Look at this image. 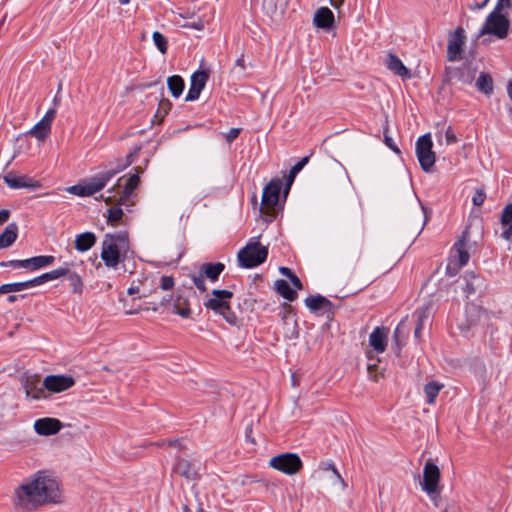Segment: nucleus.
<instances>
[{
  "instance_id": "052dcab7",
  "label": "nucleus",
  "mask_w": 512,
  "mask_h": 512,
  "mask_svg": "<svg viewBox=\"0 0 512 512\" xmlns=\"http://www.w3.org/2000/svg\"><path fill=\"white\" fill-rule=\"evenodd\" d=\"M279 271L282 275L286 276L287 278H290L293 275V272L287 267H280Z\"/></svg>"
},
{
  "instance_id": "c03bdc74",
  "label": "nucleus",
  "mask_w": 512,
  "mask_h": 512,
  "mask_svg": "<svg viewBox=\"0 0 512 512\" xmlns=\"http://www.w3.org/2000/svg\"><path fill=\"white\" fill-rule=\"evenodd\" d=\"M2 267H12V268H25L29 269V259L24 260H10L7 262H2L0 264Z\"/></svg>"
},
{
  "instance_id": "c9c22d12",
  "label": "nucleus",
  "mask_w": 512,
  "mask_h": 512,
  "mask_svg": "<svg viewBox=\"0 0 512 512\" xmlns=\"http://www.w3.org/2000/svg\"><path fill=\"white\" fill-rule=\"evenodd\" d=\"M480 285V278L473 274L467 273L465 276V286L463 287L464 292L467 296L475 293L477 287Z\"/></svg>"
},
{
  "instance_id": "f257e3e1",
  "label": "nucleus",
  "mask_w": 512,
  "mask_h": 512,
  "mask_svg": "<svg viewBox=\"0 0 512 512\" xmlns=\"http://www.w3.org/2000/svg\"><path fill=\"white\" fill-rule=\"evenodd\" d=\"M62 502L59 482L45 472H37L20 486L13 494V504L24 511H32L45 504Z\"/></svg>"
},
{
  "instance_id": "3c124183",
  "label": "nucleus",
  "mask_w": 512,
  "mask_h": 512,
  "mask_svg": "<svg viewBox=\"0 0 512 512\" xmlns=\"http://www.w3.org/2000/svg\"><path fill=\"white\" fill-rule=\"evenodd\" d=\"M445 139L447 144H454L457 142V137L451 127H448L445 132Z\"/></svg>"
},
{
  "instance_id": "9d476101",
  "label": "nucleus",
  "mask_w": 512,
  "mask_h": 512,
  "mask_svg": "<svg viewBox=\"0 0 512 512\" xmlns=\"http://www.w3.org/2000/svg\"><path fill=\"white\" fill-rule=\"evenodd\" d=\"M204 470V464L199 458H179L174 466V472L188 480H196Z\"/></svg>"
},
{
  "instance_id": "bf43d9fd",
  "label": "nucleus",
  "mask_w": 512,
  "mask_h": 512,
  "mask_svg": "<svg viewBox=\"0 0 512 512\" xmlns=\"http://www.w3.org/2000/svg\"><path fill=\"white\" fill-rule=\"evenodd\" d=\"M235 66L236 67H239L241 69V71H244L246 66H245V59H244V55H241L235 62Z\"/></svg>"
},
{
  "instance_id": "a19ab883",
  "label": "nucleus",
  "mask_w": 512,
  "mask_h": 512,
  "mask_svg": "<svg viewBox=\"0 0 512 512\" xmlns=\"http://www.w3.org/2000/svg\"><path fill=\"white\" fill-rule=\"evenodd\" d=\"M152 38H153V42H154L155 46L158 48V50L162 54H165L167 52V40L164 37V35L158 31H155L152 35Z\"/></svg>"
},
{
  "instance_id": "e433bc0d",
  "label": "nucleus",
  "mask_w": 512,
  "mask_h": 512,
  "mask_svg": "<svg viewBox=\"0 0 512 512\" xmlns=\"http://www.w3.org/2000/svg\"><path fill=\"white\" fill-rule=\"evenodd\" d=\"M309 162V157H303L298 163H296L290 170L288 179H287V190L290 188L293 183L296 175L304 168V166Z\"/></svg>"
},
{
  "instance_id": "4d7b16f0",
  "label": "nucleus",
  "mask_w": 512,
  "mask_h": 512,
  "mask_svg": "<svg viewBox=\"0 0 512 512\" xmlns=\"http://www.w3.org/2000/svg\"><path fill=\"white\" fill-rule=\"evenodd\" d=\"M289 279H290L292 285L296 289H298V290L302 289V283H301L300 279L295 274H293Z\"/></svg>"
},
{
  "instance_id": "e2e57ef3",
  "label": "nucleus",
  "mask_w": 512,
  "mask_h": 512,
  "mask_svg": "<svg viewBox=\"0 0 512 512\" xmlns=\"http://www.w3.org/2000/svg\"><path fill=\"white\" fill-rule=\"evenodd\" d=\"M344 0H330V3L333 7L338 8L340 5H342Z\"/></svg>"
},
{
  "instance_id": "f8f14e48",
  "label": "nucleus",
  "mask_w": 512,
  "mask_h": 512,
  "mask_svg": "<svg viewBox=\"0 0 512 512\" xmlns=\"http://www.w3.org/2000/svg\"><path fill=\"white\" fill-rule=\"evenodd\" d=\"M55 115L56 111L54 109H49L43 118L28 131V134L38 141H44L51 132V126Z\"/></svg>"
},
{
  "instance_id": "39448f33",
  "label": "nucleus",
  "mask_w": 512,
  "mask_h": 512,
  "mask_svg": "<svg viewBox=\"0 0 512 512\" xmlns=\"http://www.w3.org/2000/svg\"><path fill=\"white\" fill-rule=\"evenodd\" d=\"M268 255V249L261 246L256 238H252L237 255L239 265L243 268H253L262 264Z\"/></svg>"
},
{
  "instance_id": "7ed1b4c3",
  "label": "nucleus",
  "mask_w": 512,
  "mask_h": 512,
  "mask_svg": "<svg viewBox=\"0 0 512 512\" xmlns=\"http://www.w3.org/2000/svg\"><path fill=\"white\" fill-rule=\"evenodd\" d=\"M123 167L119 169H110L101 173H98L97 175L89 178L88 180L84 181L83 183L73 185L66 188V191L70 194L79 196V197H86L91 196L94 193L102 190L108 181L114 177Z\"/></svg>"
},
{
  "instance_id": "f03ea898",
  "label": "nucleus",
  "mask_w": 512,
  "mask_h": 512,
  "mask_svg": "<svg viewBox=\"0 0 512 512\" xmlns=\"http://www.w3.org/2000/svg\"><path fill=\"white\" fill-rule=\"evenodd\" d=\"M129 250L128 235L125 232L106 234L102 242L101 258L105 265L116 268Z\"/></svg>"
},
{
  "instance_id": "6ab92c4d",
  "label": "nucleus",
  "mask_w": 512,
  "mask_h": 512,
  "mask_svg": "<svg viewBox=\"0 0 512 512\" xmlns=\"http://www.w3.org/2000/svg\"><path fill=\"white\" fill-rule=\"evenodd\" d=\"M62 428V423L56 418H41L34 422L35 432L39 435L49 436L58 433Z\"/></svg>"
},
{
  "instance_id": "774afa93",
  "label": "nucleus",
  "mask_w": 512,
  "mask_h": 512,
  "mask_svg": "<svg viewBox=\"0 0 512 512\" xmlns=\"http://www.w3.org/2000/svg\"><path fill=\"white\" fill-rule=\"evenodd\" d=\"M507 92H508L509 97L512 99V82L509 83V85L507 87Z\"/></svg>"
},
{
  "instance_id": "1a4fd4ad",
  "label": "nucleus",
  "mask_w": 512,
  "mask_h": 512,
  "mask_svg": "<svg viewBox=\"0 0 512 512\" xmlns=\"http://www.w3.org/2000/svg\"><path fill=\"white\" fill-rule=\"evenodd\" d=\"M469 241V234L464 231L461 238L455 243L454 250L456 256H454L447 265V273L450 276H454L458 273V270L466 265L469 261V253L467 251V242Z\"/></svg>"
},
{
  "instance_id": "20e7f679",
  "label": "nucleus",
  "mask_w": 512,
  "mask_h": 512,
  "mask_svg": "<svg viewBox=\"0 0 512 512\" xmlns=\"http://www.w3.org/2000/svg\"><path fill=\"white\" fill-rule=\"evenodd\" d=\"M233 293L225 289H214L204 302V307L220 314L230 324H235L236 316L231 311L230 300Z\"/></svg>"
},
{
  "instance_id": "423d86ee",
  "label": "nucleus",
  "mask_w": 512,
  "mask_h": 512,
  "mask_svg": "<svg viewBox=\"0 0 512 512\" xmlns=\"http://www.w3.org/2000/svg\"><path fill=\"white\" fill-rule=\"evenodd\" d=\"M510 28L508 18L501 12L493 10L486 18L483 27L479 31V37L494 35L499 39L507 37Z\"/></svg>"
},
{
  "instance_id": "ea45409f",
  "label": "nucleus",
  "mask_w": 512,
  "mask_h": 512,
  "mask_svg": "<svg viewBox=\"0 0 512 512\" xmlns=\"http://www.w3.org/2000/svg\"><path fill=\"white\" fill-rule=\"evenodd\" d=\"M66 274H69V268L67 267H60L55 270H52L50 272L44 273L43 278L45 282L52 281L55 279H58L62 276H66Z\"/></svg>"
},
{
  "instance_id": "864d4df0",
  "label": "nucleus",
  "mask_w": 512,
  "mask_h": 512,
  "mask_svg": "<svg viewBox=\"0 0 512 512\" xmlns=\"http://www.w3.org/2000/svg\"><path fill=\"white\" fill-rule=\"evenodd\" d=\"M512 0H498L494 10L497 11H503L506 8H509L511 6Z\"/></svg>"
},
{
  "instance_id": "a878e982",
  "label": "nucleus",
  "mask_w": 512,
  "mask_h": 512,
  "mask_svg": "<svg viewBox=\"0 0 512 512\" xmlns=\"http://www.w3.org/2000/svg\"><path fill=\"white\" fill-rule=\"evenodd\" d=\"M18 235V226L16 223H10L0 234V249L10 247Z\"/></svg>"
},
{
  "instance_id": "4be33fe9",
  "label": "nucleus",
  "mask_w": 512,
  "mask_h": 512,
  "mask_svg": "<svg viewBox=\"0 0 512 512\" xmlns=\"http://www.w3.org/2000/svg\"><path fill=\"white\" fill-rule=\"evenodd\" d=\"M369 343L377 353H383L387 345V330L377 327L369 336Z\"/></svg>"
},
{
  "instance_id": "4c0bfd02",
  "label": "nucleus",
  "mask_w": 512,
  "mask_h": 512,
  "mask_svg": "<svg viewBox=\"0 0 512 512\" xmlns=\"http://www.w3.org/2000/svg\"><path fill=\"white\" fill-rule=\"evenodd\" d=\"M69 282H70V285L72 287V292L73 293H76V294H82L83 292V282H82V279L81 277L74 273V272H71L69 270V274H66Z\"/></svg>"
},
{
  "instance_id": "8fccbe9b",
  "label": "nucleus",
  "mask_w": 512,
  "mask_h": 512,
  "mask_svg": "<svg viewBox=\"0 0 512 512\" xmlns=\"http://www.w3.org/2000/svg\"><path fill=\"white\" fill-rule=\"evenodd\" d=\"M24 285H25V289H29V288H32L34 286H38V285H41L43 283H45V280L43 278V274L38 276V277H35L31 280H28V281H24L23 282Z\"/></svg>"
},
{
  "instance_id": "de8ad7c7",
  "label": "nucleus",
  "mask_w": 512,
  "mask_h": 512,
  "mask_svg": "<svg viewBox=\"0 0 512 512\" xmlns=\"http://www.w3.org/2000/svg\"><path fill=\"white\" fill-rule=\"evenodd\" d=\"M486 199V193L483 189H477L472 197V202L475 206H481Z\"/></svg>"
},
{
  "instance_id": "bb28decb",
  "label": "nucleus",
  "mask_w": 512,
  "mask_h": 512,
  "mask_svg": "<svg viewBox=\"0 0 512 512\" xmlns=\"http://www.w3.org/2000/svg\"><path fill=\"white\" fill-rule=\"evenodd\" d=\"M225 266L223 263H205L200 266V271L211 282H215L223 272Z\"/></svg>"
},
{
  "instance_id": "412c9836",
  "label": "nucleus",
  "mask_w": 512,
  "mask_h": 512,
  "mask_svg": "<svg viewBox=\"0 0 512 512\" xmlns=\"http://www.w3.org/2000/svg\"><path fill=\"white\" fill-rule=\"evenodd\" d=\"M385 64L386 67L397 76L402 78H410V71L403 64L401 59L395 54L389 53L385 60Z\"/></svg>"
},
{
  "instance_id": "6e6552de",
  "label": "nucleus",
  "mask_w": 512,
  "mask_h": 512,
  "mask_svg": "<svg viewBox=\"0 0 512 512\" xmlns=\"http://www.w3.org/2000/svg\"><path fill=\"white\" fill-rule=\"evenodd\" d=\"M269 465L287 475H294L303 467L302 460L295 453H282L276 455L269 460Z\"/></svg>"
},
{
  "instance_id": "603ef678",
  "label": "nucleus",
  "mask_w": 512,
  "mask_h": 512,
  "mask_svg": "<svg viewBox=\"0 0 512 512\" xmlns=\"http://www.w3.org/2000/svg\"><path fill=\"white\" fill-rule=\"evenodd\" d=\"M240 133V128H231L226 134L225 138L228 142H232L234 139L238 137Z\"/></svg>"
},
{
  "instance_id": "0eeeda50",
  "label": "nucleus",
  "mask_w": 512,
  "mask_h": 512,
  "mask_svg": "<svg viewBox=\"0 0 512 512\" xmlns=\"http://www.w3.org/2000/svg\"><path fill=\"white\" fill-rule=\"evenodd\" d=\"M432 147L433 142L430 133L422 135L416 142V155L421 168L425 172H429L436 161L435 153L433 152Z\"/></svg>"
},
{
  "instance_id": "c85d7f7f",
  "label": "nucleus",
  "mask_w": 512,
  "mask_h": 512,
  "mask_svg": "<svg viewBox=\"0 0 512 512\" xmlns=\"http://www.w3.org/2000/svg\"><path fill=\"white\" fill-rule=\"evenodd\" d=\"M173 312L183 318H188L191 314L188 299L182 295H177L173 302Z\"/></svg>"
},
{
  "instance_id": "72a5a7b5",
  "label": "nucleus",
  "mask_w": 512,
  "mask_h": 512,
  "mask_svg": "<svg viewBox=\"0 0 512 512\" xmlns=\"http://www.w3.org/2000/svg\"><path fill=\"white\" fill-rule=\"evenodd\" d=\"M476 87L479 91L489 95L493 91V80L490 75L481 73L476 81Z\"/></svg>"
},
{
  "instance_id": "37998d69",
  "label": "nucleus",
  "mask_w": 512,
  "mask_h": 512,
  "mask_svg": "<svg viewBox=\"0 0 512 512\" xmlns=\"http://www.w3.org/2000/svg\"><path fill=\"white\" fill-rule=\"evenodd\" d=\"M25 290V285L23 282H15L3 284L0 286V295L6 293H13Z\"/></svg>"
},
{
  "instance_id": "69168bd1",
  "label": "nucleus",
  "mask_w": 512,
  "mask_h": 512,
  "mask_svg": "<svg viewBox=\"0 0 512 512\" xmlns=\"http://www.w3.org/2000/svg\"><path fill=\"white\" fill-rule=\"evenodd\" d=\"M191 27L200 30V29L203 28V23L202 22L194 23V24L191 25Z\"/></svg>"
},
{
  "instance_id": "9b49d317",
  "label": "nucleus",
  "mask_w": 512,
  "mask_h": 512,
  "mask_svg": "<svg viewBox=\"0 0 512 512\" xmlns=\"http://www.w3.org/2000/svg\"><path fill=\"white\" fill-rule=\"evenodd\" d=\"M440 480V470L436 464L427 461L423 470L422 489L432 495L438 492V483Z\"/></svg>"
},
{
  "instance_id": "ddd939ff",
  "label": "nucleus",
  "mask_w": 512,
  "mask_h": 512,
  "mask_svg": "<svg viewBox=\"0 0 512 512\" xmlns=\"http://www.w3.org/2000/svg\"><path fill=\"white\" fill-rule=\"evenodd\" d=\"M321 474L319 479L325 482L327 485L337 488L343 491L346 487V483L342 476L337 471L336 467L332 463H324L320 466Z\"/></svg>"
},
{
  "instance_id": "a18cd8bd",
  "label": "nucleus",
  "mask_w": 512,
  "mask_h": 512,
  "mask_svg": "<svg viewBox=\"0 0 512 512\" xmlns=\"http://www.w3.org/2000/svg\"><path fill=\"white\" fill-rule=\"evenodd\" d=\"M417 314V325H420V327H424L425 322L429 318V309L428 307L418 309L416 311Z\"/></svg>"
},
{
  "instance_id": "0e129e2a",
  "label": "nucleus",
  "mask_w": 512,
  "mask_h": 512,
  "mask_svg": "<svg viewBox=\"0 0 512 512\" xmlns=\"http://www.w3.org/2000/svg\"><path fill=\"white\" fill-rule=\"evenodd\" d=\"M422 329H423V328H422V327H420V325H416V327H415V331H414V335H415V337H416V338H419V336H420V332H421V330H422Z\"/></svg>"
},
{
  "instance_id": "09e8293b",
  "label": "nucleus",
  "mask_w": 512,
  "mask_h": 512,
  "mask_svg": "<svg viewBox=\"0 0 512 512\" xmlns=\"http://www.w3.org/2000/svg\"><path fill=\"white\" fill-rule=\"evenodd\" d=\"M174 278L172 276H162L160 279V287L163 290H171L174 287Z\"/></svg>"
},
{
  "instance_id": "6e6d98bb",
  "label": "nucleus",
  "mask_w": 512,
  "mask_h": 512,
  "mask_svg": "<svg viewBox=\"0 0 512 512\" xmlns=\"http://www.w3.org/2000/svg\"><path fill=\"white\" fill-rule=\"evenodd\" d=\"M385 143H386V145H387L390 149H392L394 152H396V153H399V152H400V150H399V149H398V147L395 145V143H394V141H393V139H392L391 137H389V136H385Z\"/></svg>"
},
{
  "instance_id": "c756f323",
  "label": "nucleus",
  "mask_w": 512,
  "mask_h": 512,
  "mask_svg": "<svg viewBox=\"0 0 512 512\" xmlns=\"http://www.w3.org/2000/svg\"><path fill=\"white\" fill-rule=\"evenodd\" d=\"M444 385L437 381H430L424 386V393L426 396V402L429 405H433L439 394L443 389Z\"/></svg>"
},
{
  "instance_id": "a211bd4d",
  "label": "nucleus",
  "mask_w": 512,
  "mask_h": 512,
  "mask_svg": "<svg viewBox=\"0 0 512 512\" xmlns=\"http://www.w3.org/2000/svg\"><path fill=\"white\" fill-rule=\"evenodd\" d=\"M281 187L282 181L280 179H273L266 185L261 200L265 208L272 209L277 205Z\"/></svg>"
},
{
  "instance_id": "2eb2a0df",
  "label": "nucleus",
  "mask_w": 512,
  "mask_h": 512,
  "mask_svg": "<svg viewBox=\"0 0 512 512\" xmlns=\"http://www.w3.org/2000/svg\"><path fill=\"white\" fill-rule=\"evenodd\" d=\"M75 384V380L71 376L66 375H49L44 378L43 385L46 390L53 393H60Z\"/></svg>"
},
{
  "instance_id": "4468645a",
  "label": "nucleus",
  "mask_w": 512,
  "mask_h": 512,
  "mask_svg": "<svg viewBox=\"0 0 512 512\" xmlns=\"http://www.w3.org/2000/svg\"><path fill=\"white\" fill-rule=\"evenodd\" d=\"M22 386L24 388L26 397L32 400L45 399L46 388L37 377L25 376L22 378Z\"/></svg>"
},
{
  "instance_id": "b1692460",
  "label": "nucleus",
  "mask_w": 512,
  "mask_h": 512,
  "mask_svg": "<svg viewBox=\"0 0 512 512\" xmlns=\"http://www.w3.org/2000/svg\"><path fill=\"white\" fill-rule=\"evenodd\" d=\"M139 182H140V177L137 173L131 175L126 180L123 190L121 192L117 191V193L119 194V199H118L119 204L127 203L129 197L132 195L133 191L136 189Z\"/></svg>"
},
{
  "instance_id": "f3484780",
  "label": "nucleus",
  "mask_w": 512,
  "mask_h": 512,
  "mask_svg": "<svg viewBox=\"0 0 512 512\" xmlns=\"http://www.w3.org/2000/svg\"><path fill=\"white\" fill-rule=\"evenodd\" d=\"M209 78L207 71L199 70L192 74L190 79V88L186 95V101H195L199 98Z\"/></svg>"
},
{
  "instance_id": "473e14b6",
  "label": "nucleus",
  "mask_w": 512,
  "mask_h": 512,
  "mask_svg": "<svg viewBox=\"0 0 512 512\" xmlns=\"http://www.w3.org/2000/svg\"><path fill=\"white\" fill-rule=\"evenodd\" d=\"M54 260V256L51 255H40L29 258V269L38 270L40 268L51 265L54 262Z\"/></svg>"
},
{
  "instance_id": "f704fd0d",
  "label": "nucleus",
  "mask_w": 512,
  "mask_h": 512,
  "mask_svg": "<svg viewBox=\"0 0 512 512\" xmlns=\"http://www.w3.org/2000/svg\"><path fill=\"white\" fill-rule=\"evenodd\" d=\"M276 289L278 293L288 301H293L297 297V293L289 286L285 280H277Z\"/></svg>"
},
{
  "instance_id": "dca6fc26",
  "label": "nucleus",
  "mask_w": 512,
  "mask_h": 512,
  "mask_svg": "<svg viewBox=\"0 0 512 512\" xmlns=\"http://www.w3.org/2000/svg\"><path fill=\"white\" fill-rule=\"evenodd\" d=\"M465 43V32L464 29L458 27L453 33L449 35L448 46H447V57L449 61H456L461 52L462 47Z\"/></svg>"
},
{
  "instance_id": "cd10ccee",
  "label": "nucleus",
  "mask_w": 512,
  "mask_h": 512,
  "mask_svg": "<svg viewBox=\"0 0 512 512\" xmlns=\"http://www.w3.org/2000/svg\"><path fill=\"white\" fill-rule=\"evenodd\" d=\"M96 236L92 232L81 233L75 238V248L80 252H85L94 246Z\"/></svg>"
},
{
  "instance_id": "79ce46f5",
  "label": "nucleus",
  "mask_w": 512,
  "mask_h": 512,
  "mask_svg": "<svg viewBox=\"0 0 512 512\" xmlns=\"http://www.w3.org/2000/svg\"><path fill=\"white\" fill-rule=\"evenodd\" d=\"M189 277L199 291L205 292L207 290V287L205 285V276L203 275V273H201L200 270L199 273H190Z\"/></svg>"
},
{
  "instance_id": "49530a36",
  "label": "nucleus",
  "mask_w": 512,
  "mask_h": 512,
  "mask_svg": "<svg viewBox=\"0 0 512 512\" xmlns=\"http://www.w3.org/2000/svg\"><path fill=\"white\" fill-rule=\"evenodd\" d=\"M474 74H475L474 70H472L470 67H465L462 70V74H461L460 80L463 83L470 84V83H472V81L474 79Z\"/></svg>"
},
{
  "instance_id": "2f4dec72",
  "label": "nucleus",
  "mask_w": 512,
  "mask_h": 512,
  "mask_svg": "<svg viewBox=\"0 0 512 512\" xmlns=\"http://www.w3.org/2000/svg\"><path fill=\"white\" fill-rule=\"evenodd\" d=\"M167 85L172 96L176 98L182 94L185 86L183 79L179 75L168 77Z\"/></svg>"
},
{
  "instance_id": "5701e85b",
  "label": "nucleus",
  "mask_w": 512,
  "mask_h": 512,
  "mask_svg": "<svg viewBox=\"0 0 512 512\" xmlns=\"http://www.w3.org/2000/svg\"><path fill=\"white\" fill-rule=\"evenodd\" d=\"M313 22L318 28L329 29L334 23V15L329 8L322 7L316 11Z\"/></svg>"
},
{
  "instance_id": "13d9d810",
  "label": "nucleus",
  "mask_w": 512,
  "mask_h": 512,
  "mask_svg": "<svg viewBox=\"0 0 512 512\" xmlns=\"http://www.w3.org/2000/svg\"><path fill=\"white\" fill-rule=\"evenodd\" d=\"M9 216H10L9 210H6V209L0 210V225L5 223L8 220Z\"/></svg>"
},
{
  "instance_id": "58836bf2",
  "label": "nucleus",
  "mask_w": 512,
  "mask_h": 512,
  "mask_svg": "<svg viewBox=\"0 0 512 512\" xmlns=\"http://www.w3.org/2000/svg\"><path fill=\"white\" fill-rule=\"evenodd\" d=\"M123 217V210L120 207H112L107 211V222L111 225L117 224Z\"/></svg>"
},
{
  "instance_id": "5fc2aeb1",
  "label": "nucleus",
  "mask_w": 512,
  "mask_h": 512,
  "mask_svg": "<svg viewBox=\"0 0 512 512\" xmlns=\"http://www.w3.org/2000/svg\"><path fill=\"white\" fill-rule=\"evenodd\" d=\"M419 205H420V209H419V212H418V214H419L418 222H419L420 229H423V227L425 225V221H426L425 220V209H424V207L421 204H419Z\"/></svg>"
},
{
  "instance_id": "680f3d73",
  "label": "nucleus",
  "mask_w": 512,
  "mask_h": 512,
  "mask_svg": "<svg viewBox=\"0 0 512 512\" xmlns=\"http://www.w3.org/2000/svg\"><path fill=\"white\" fill-rule=\"evenodd\" d=\"M402 327H403V322H401V323L396 327V329H395V331H394V338H395V340H396V341H398V338H399L400 333H401V331H402Z\"/></svg>"
},
{
  "instance_id": "338daca9",
  "label": "nucleus",
  "mask_w": 512,
  "mask_h": 512,
  "mask_svg": "<svg viewBox=\"0 0 512 512\" xmlns=\"http://www.w3.org/2000/svg\"><path fill=\"white\" fill-rule=\"evenodd\" d=\"M17 299H18V296H16V295H10V296L7 298L8 302H10V303L15 302Z\"/></svg>"
},
{
  "instance_id": "7c9ffc66",
  "label": "nucleus",
  "mask_w": 512,
  "mask_h": 512,
  "mask_svg": "<svg viewBox=\"0 0 512 512\" xmlns=\"http://www.w3.org/2000/svg\"><path fill=\"white\" fill-rule=\"evenodd\" d=\"M305 304L311 311H318L321 309L329 308L331 302L327 298L317 295L307 297L305 299Z\"/></svg>"
},
{
  "instance_id": "393cba45",
  "label": "nucleus",
  "mask_w": 512,
  "mask_h": 512,
  "mask_svg": "<svg viewBox=\"0 0 512 512\" xmlns=\"http://www.w3.org/2000/svg\"><path fill=\"white\" fill-rule=\"evenodd\" d=\"M503 231L501 237L510 240L512 237V204H508L502 211L500 219Z\"/></svg>"
},
{
  "instance_id": "aec40b11",
  "label": "nucleus",
  "mask_w": 512,
  "mask_h": 512,
  "mask_svg": "<svg viewBox=\"0 0 512 512\" xmlns=\"http://www.w3.org/2000/svg\"><path fill=\"white\" fill-rule=\"evenodd\" d=\"M6 185L12 189L20 188H35L36 183L27 176H18L13 173H8L3 177Z\"/></svg>"
}]
</instances>
